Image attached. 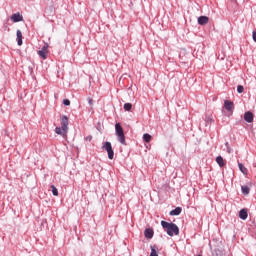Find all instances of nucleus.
<instances>
[{
	"label": "nucleus",
	"instance_id": "f257e3e1",
	"mask_svg": "<svg viewBox=\"0 0 256 256\" xmlns=\"http://www.w3.org/2000/svg\"><path fill=\"white\" fill-rule=\"evenodd\" d=\"M161 225L169 237H173V235H179V226H177V224L161 221Z\"/></svg>",
	"mask_w": 256,
	"mask_h": 256
},
{
	"label": "nucleus",
	"instance_id": "6e6552de",
	"mask_svg": "<svg viewBox=\"0 0 256 256\" xmlns=\"http://www.w3.org/2000/svg\"><path fill=\"white\" fill-rule=\"evenodd\" d=\"M11 19L14 23H19V21H23V16L20 13H15L11 16Z\"/></svg>",
	"mask_w": 256,
	"mask_h": 256
},
{
	"label": "nucleus",
	"instance_id": "412c9836",
	"mask_svg": "<svg viewBox=\"0 0 256 256\" xmlns=\"http://www.w3.org/2000/svg\"><path fill=\"white\" fill-rule=\"evenodd\" d=\"M143 139L146 143H150L151 142V136L150 134L146 133L143 135Z\"/></svg>",
	"mask_w": 256,
	"mask_h": 256
},
{
	"label": "nucleus",
	"instance_id": "20e7f679",
	"mask_svg": "<svg viewBox=\"0 0 256 256\" xmlns=\"http://www.w3.org/2000/svg\"><path fill=\"white\" fill-rule=\"evenodd\" d=\"M49 46L45 44L40 51H38L39 57L42 59H47V55H49Z\"/></svg>",
	"mask_w": 256,
	"mask_h": 256
},
{
	"label": "nucleus",
	"instance_id": "423d86ee",
	"mask_svg": "<svg viewBox=\"0 0 256 256\" xmlns=\"http://www.w3.org/2000/svg\"><path fill=\"white\" fill-rule=\"evenodd\" d=\"M55 133L57 135H61L62 137H67L68 130H65L63 127H56Z\"/></svg>",
	"mask_w": 256,
	"mask_h": 256
},
{
	"label": "nucleus",
	"instance_id": "5701e85b",
	"mask_svg": "<svg viewBox=\"0 0 256 256\" xmlns=\"http://www.w3.org/2000/svg\"><path fill=\"white\" fill-rule=\"evenodd\" d=\"M63 105L69 106L71 105V101L69 99L63 100Z\"/></svg>",
	"mask_w": 256,
	"mask_h": 256
},
{
	"label": "nucleus",
	"instance_id": "a878e982",
	"mask_svg": "<svg viewBox=\"0 0 256 256\" xmlns=\"http://www.w3.org/2000/svg\"><path fill=\"white\" fill-rule=\"evenodd\" d=\"M93 139V136L86 137V141H91Z\"/></svg>",
	"mask_w": 256,
	"mask_h": 256
},
{
	"label": "nucleus",
	"instance_id": "ddd939ff",
	"mask_svg": "<svg viewBox=\"0 0 256 256\" xmlns=\"http://www.w3.org/2000/svg\"><path fill=\"white\" fill-rule=\"evenodd\" d=\"M153 234H154V232H153V229H151V228L146 229L144 232L146 239H153Z\"/></svg>",
	"mask_w": 256,
	"mask_h": 256
},
{
	"label": "nucleus",
	"instance_id": "f03ea898",
	"mask_svg": "<svg viewBox=\"0 0 256 256\" xmlns=\"http://www.w3.org/2000/svg\"><path fill=\"white\" fill-rule=\"evenodd\" d=\"M115 129H116V135L118 137V141L122 145H127V142L125 141V133L123 132V127H121V124L117 123L115 125Z\"/></svg>",
	"mask_w": 256,
	"mask_h": 256
},
{
	"label": "nucleus",
	"instance_id": "6ab92c4d",
	"mask_svg": "<svg viewBox=\"0 0 256 256\" xmlns=\"http://www.w3.org/2000/svg\"><path fill=\"white\" fill-rule=\"evenodd\" d=\"M51 189L54 197H57L59 195V191L57 190V187H55V185H51Z\"/></svg>",
	"mask_w": 256,
	"mask_h": 256
},
{
	"label": "nucleus",
	"instance_id": "f8f14e48",
	"mask_svg": "<svg viewBox=\"0 0 256 256\" xmlns=\"http://www.w3.org/2000/svg\"><path fill=\"white\" fill-rule=\"evenodd\" d=\"M239 217H240V219L245 221V219H247V217H249V213L247 212V209L240 210Z\"/></svg>",
	"mask_w": 256,
	"mask_h": 256
},
{
	"label": "nucleus",
	"instance_id": "4be33fe9",
	"mask_svg": "<svg viewBox=\"0 0 256 256\" xmlns=\"http://www.w3.org/2000/svg\"><path fill=\"white\" fill-rule=\"evenodd\" d=\"M243 91H245V88L242 85L237 86L238 93H243Z\"/></svg>",
	"mask_w": 256,
	"mask_h": 256
},
{
	"label": "nucleus",
	"instance_id": "dca6fc26",
	"mask_svg": "<svg viewBox=\"0 0 256 256\" xmlns=\"http://www.w3.org/2000/svg\"><path fill=\"white\" fill-rule=\"evenodd\" d=\"M241 189H242L243 195H249V193H250V191H251V189L249 188V186H242Z\"/></svg>",
	"mask_w": 256,
	"mask_h": 256
},
{
	"label": "nucleus",
	"instance_id": "9b49d317",
	"mask_svg": "<svg viewBox=\"0 0 256 256\" xmlns=\"http://www.w3.org/2000/svg\"><path fill=\"white\" fill-rule=\"evenodd\" d=\"M224 106H225V109H226L227 111H233V109H234V104H233V102H231V101H229V100H226V101L224 102Z\"/></svg>",
	"mask_w": 256,
	"mask_h": 256
},
{
	"label": "nucleus",
	"instance_id": "b1692460",
	"mask_svg": "<svg viewBox=\"0 0 256 256\" xmlns=\"http://www.w3.org/2000/svg\"><path fill=\"white\" fill-rule=\"evenodd\" d=\"M252 37H253V41H255V43H256V31H253Z\"/></svg>",
	"mask_w": 256,
	"mask_h": 256
},
{
	"label": "nucleus",
	"instance_id": "f3484780",
	"mask_svg": "<svg viewBox=\"0 0 256 256\" xmlns=\"http://www.w3.org/2000/svg\"><path fill=\"white\" fill-rule=\"evenodd\" d=\"M131 109H133V104L131 103L124 104V111H131Z\"/></svg>",
	"mask_w": 256,
	"mask_h": 256
},
{
	"label": "nucleus",
	"instance_id": "cd10ccee",
	"mask_svg": "<svg viewBox=\"0 0 256 256\" xmlns=\"http://www.w3.org/2000/svg\"><path fill=\"white\" fill-rule=\"evenodd\" d=\"M225 145H226V147H229V142H226Z\"/></svg>",
	"mask_w": 256,
	"mask_h": 256
},
{
	"label": "nucleus",
	"instance_id": "bb28decb",
	"mask_svg": "<svg viewBox=\"0 0 256 256\" xmlns=\"http://www.w3.org/2000/svg\"><path fill=\"white\" fill-rule=\"evenodd\" d=\"M227 153H231V148L227 147Z\"/></svg>",
	"mask_w": 256,
	"mask_h": 256
},
{
	"label": "nucleus",
	"instance_id": "2eb2a0df",
	"mask_svg": "<svg viewBox=\"0 0 256 256\" xmlns=\"http://www.w3.org/2000/svg\"><path fill=\"white\" fill-rule=\"evenodd\" d=\"M182 211L183 209H181V207H177L174 210L170 211V215H181Z\"/></svg>",
	"mask_w": 256,
	"mask_h": 256
},
{
	"label": "nucleus",
	"instance_id": "aec40b11",
	"mask_svg": "<svg viewBox=\"0 0 256 256\" xmlns=\"http://www.w3.org/2000/svg\"><path fill=\"white\" fill-rule=\"evenodd\" d=\"M150 256H159V254H157V247L151 246Z\"/></svg>",
	"mask_w": 256,
	"mask_h": 256
},
{
	"label": "nucleus",
	"instance_id": "a211bd4d",
	"mask_svg": "<svg viewBox=\"0 0 256 256\" xmlns=\"http://www.w3.org/2000/svg\"><path fill=\"white\" fill-rule=\"evenodd\" d=\"M238 167H239L241 173H243L244 175H247V169L245 168V166H243V164L239 163Z\"/></svg>",
	"mask_w": 256,
	"mask_h": 256
},
{
	"label": "nucleus",
	"instance_id": "9d476101",
	"mask_svg": "<svg viewBox=\"0 0 256 256\" xmlns=\"http://www.w3.org/2000/svg\"><path fill=\"white\" fill-rule=\"evenodd\" d=\"M16 35H17L18 45L19 46L23 45V33L21 32V30H17Z\"/></svg>",
	"mask_w": 256,
	"mask_h": 256
},
{
	"label": "nucleus",
	"instance_id": "4468645a",
	"mask_svg": "<svg viewBox=\"0 0 256 256\" xmlns=\"http://www.w3.org/2000/svg\"><path fill=\"white\" fill-rule=\"evenodd\" d=\"M216 163L219 167H225V160L221 156L216 157Z\"/></svg>",
	"mask_w": 256,
	"mask_h": 256
},
{
	"label": "nucleus",
	"instance_id": "0eeeda50",
	"mask_svg": "<svg viewBox=\"0 0 256 256\" xmlns=\"http://www.w3.org/2000/svg\"><path fill=\"white\" fill-rule=\"evenodd\" d=\"M253 119H254V116L250 111L244 114V121H246L247 123H253Z\"/></svg>",
	"mask_w": 256,
	"mask_h": 256
},
{
	"label": "nucleus",
	"instance_id": "7ed1b4c3",
	"mask_svg": "<svg viewBox=\"0 0 256 256\" xmlns=\"http://www.w3.org/2000/svg\"><path fill=\"white\" fill-rule=\"evenodd\" d=\"M103 149L107 151L108 159L113 160V157H115V152L113 151V146L111 145V142H105L103 145Z\"/></svg>",
	"mask_w": 256,
	"mask_h": 256
},
{
	"label": "nucleus",
	"instance_id": "1a4fd4ad",
	"mask_svg": "<svg viewBox=\"0 0 256 256\" xmlns=\"http://www.w3.org/2000/svg\"><path fill=\"white\" fill-rule=\"evenodd\" d=\"M207 23H209V17H207V16L198 17V24L199 25H207Z\"/></svg>",
	"mask_w": 256,
	"mask_h": 256
},
{
	"label": "nucleus",
	"instance_id": "393cba45",
	"mask_svg": "<svg viewBox=\"0 0 256 256\" xmlns=\"http://www.w3.org/2000/svg\"><path fill=\"white\" fill-rule=\"evenodd\" d=\"M88 103H89V105H93V99L92 98H88Z\"/></svg>",
	"mask_w": 256,
	"mask_h": 256
},
{
	"label": "nucleus",
	"instance_id": "39448f33",
	"mask_svg": "<svg viewBox=\"0 0 256 256\" xmlns=\"http://www.w3.org/2000/svg\"><path fill=\"white\" fill-rule=\"evenodd\" d=\"M61 127H62V129L69 131V118L67 116H62Z\"/></svg>",
	"mask_w": 256,
	"mask_h": 256
}]
</instances>
